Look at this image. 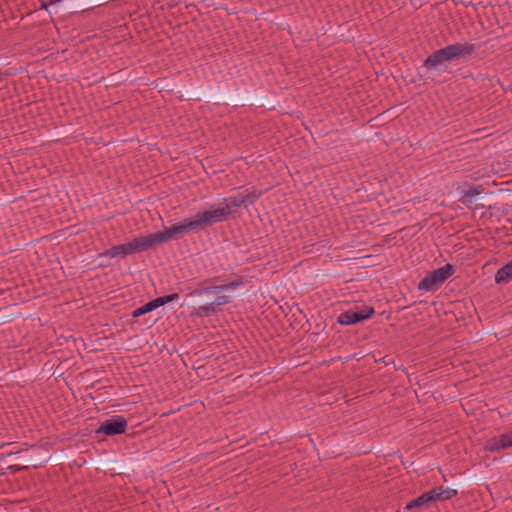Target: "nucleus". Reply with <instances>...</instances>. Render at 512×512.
Instances as JSON below:
<instances>
[{"label": "nucleus", "instance_id": "nucleus-1", "mask_svg": "<svg viewBox=\"0 0 512 512\" xmlns=\"http://www.w3.org/2000/svg\"><path fill=\"white\" fill-rule=\"evenodd\" d=\"M476 51V46L469 42H456L432 52L422 64L427 71L446 72L452 62L469 60Z\"/></svg>", "mask_w": 512, "mask_h": 512}, {"label": "nucleus", "instance_id": "nucleus-2", "mask_svg": "<svg viewBox=\"0 0 512 512\" xmlns=\"http://www.w3.org/2000/svg\"><path fill=\"white\" fill-rule=\"evenodd\" d=\"M219 277L207 278L198 284V286L189 293L190 297H201L205 294H218L224 291L235 290L244 285V278L241 275L232 273L231 281L224 284L215 285Z\"/></svg>", "mask_w": 512, "mask_h": 512}, {"label": "nucleus", "instance_id": "nucleus-3", "mask_svg": "<svg viewBox=\"0 0 512 512\" xmlns=\"http://www.w3.org/2000/svg\"><path fill=\"white\" fill-rule=\"evenodd\" d=\"M231 213L232 211L230 210V206L218 207L212 210L196 213L194 218L191 219L195 232L204 230L215 223L228 220Z\"/></svg>", "mask_w": 512, "mask_h": 512}, {"label": "nucleus", "instance_id": "nucleus-4", "mask_svg": "<svg viewBox=\"0 0 512 512\" xmlns=\"http://www.w3.org/2000/svg\"><path fill=\"white\" fill-rule=\"evenodd\" d=\"M455 272V266L447 263L443 267L429 272L419 283L418 290L436 291Z\"/></svg>", "mask_w": 512, "mask_h": 512}, {"label": "nucleus", "instance_id": "nucleus-5", "mask_svg": "<svg viewBox=\"0 0 512 512\" xmlns=\"http://www.w3.org/2000/svg\"><path fill=\"white\" fill-rule=\"evenodd\" d=\"M374 314L375 310L372 306L363 304L361 307H356L355 310L350 309L342 312L337 317V323L343 326L355 325L372 318Z\"/></svg>", "mask_w": 512, "mask_h": 512}, {"label": "nucleus", "instance_id": "nucleus-6", "mask_svg": "<svg viewBox=\"0 0 512 512\" xmlns=\"http://www.w3.org/2000/svg\"><path fill=\"white\" fill-rule=\"evenodd\" d=\"M128 421L124 416L114 415L104 420L95 430L97 436H116L126 432Z\"/></svg>", "mask_w": 512, "mask_h": 512}, {"label": "nucleus", "instance_id": "nucleus-7", "mask_svg": "<svg viewBox=\"0 0 512 512\" xmlns=\"http://www.w3.org/2000/svg\"><path fill=\"white\" fill-rule=\"evenodd\" d=\"M232 301V297L229 295H218L213 301L199 305L195 308L191 316L200 318L209 317L215 315L221 311V306L229 304Z\"/></svg>", "mask_w": 512, "mask_h": 512}, {"label": "nucleus", "instance_id": "nucleus-8", "mask_svg": "<svg viewBox=\"0 0 512 512\" xmlns=\"http://www.w3.org/2000/svg\"><path fill=\"white\" fill-rule=\"evenodd\" d=\"M512 447V430L498 436L488 439L484 445V450L489 453H499Z\"/></svg>", "mask_w": 512, "mask_h": 512}, {"label": "nucleus", "instance_id": "nucleus-9", "mask_svg": "<svg viewBox=\"0 0 512 512\" xmlns=\"http://www.w3.org/2000/svg\"><path fill=\"white\" fill-rule=\"evenodd\" d=\"M165 229L170 239H179L186 233L195 232L192 220L188 218L171 227H165Z\"/></svg>", "mask_w": 512, "mask_h": 512}, {"label": "nucleus", "instance_id": "nucleus-10", "mask_svg": "<svg viewBox=\"0 0 512 512\" xmlns=\"http://www.w3.org/2000/svg\"><path fill=\"white\" fill-rule=\"evenodd\" d=\"M435 495L432 494V490H429L423 494H421L420 496H418L417 498L411 500L410 502H408L404 509L405 510H409V511H421L423 510L425 507H428L430 503H433L435 502Z\"/></svg>", "mask_w": 512, "mask_h": 512}, {"label": "nucleus", "instance_id": "nucleus-11", "mask_svg": "<svg viewBox=\"0 0 512 512\" xmlns=\"http://www.w3.org/2000/svg\"><path fill=\"white\" fill-rule=\"evenodd\" d=\"M130 243L120 244L116 246H112L110 249L105 250L100 254V257H126L132 253Z\"/></svg>", "mask_w": 512, "mask_h": 512}, {"label": "nucleus", "instance_id": "nucleus-12", "mask_svg": "<svg viewBox=\"0 0 512 512\" xmlns=\"http://www.w3.org/2000/svg\"><path fill=\"white\" fill-rule=\"evenodd\" d=\"M129 243L132 253H139L153 248L149 235L134 238Z\"/></svg>", "mask_w": 512, "mask_h": 512}, {"label": "nucleus", "instance_id": "nucleus-13", "mask_svg": "<svg viewBox=\"0 0 512 512\" xmlns=\"http://www.w3.org/2000/svg\"><path fill=\"white\" fill-rule=\"evenodd\" d=\"M432 494L435 495V501H446L457 496L458 491L452 488H443L442 486L433 488Z\"/></svg>", "mask_w": 512, "mask_h": 512}, {"label": "nucleus", "instance_id": "nucleus-14", "mask_svg": "<svg viewBox=\"0 0 512 512\" xmlns=\"http://www.w3.org/2000/svg\"><path fill=\"white\" fill-rule=\"evenodd\" d=\"M512 279V265L510 262L504 264L495 274L497 284L508 283Z\"/></svg>", "mask_w": 512, "mask_h": 512}, {"label": "nucleus", "instance_id": "nucleus-15", "mask_svg": "<svg viewBox=\"0 0 512 512\" xmlns=\"http://www.w3.org/2000/svg\"><path fill=\"white\" fill-rule=\"evenodd\" d=\"M224 201L229 203H226L225 206H230V210L233 212L232 208H239L242 207L246 210H248V205H245L243 193L240 192L238 195L230 196L229 198H224Z\"/></svg>", "mask_w": 512, "mask_h": 512}, {"label": "nucleus", "instance_id": "nucleus-16", "mask_svg": "<svg viewBox=\"0 0 512 512\" xmlns=\"http://www.w3.org/2000/svg\"><path fill=\"white\" fill-rule=\"evenodd\" d=\"M483 191V187L481 185L478 186H471L466 190H463V196L460 199V201L463 204L468 205L471 202V198L474 196L479 195Z\"/></svg>", "mask_w": 512, "mask_h": 512}, {"label": "nucleus", "instance_id": "nucleus-17", "mask_svg": "<svg viewBox=\"0 0 512 512\" xmlns=\"http://www.w3.org/2000/svg\"><path fill=\"white\" fill-rule=\"evenodd\" d=\"M242 193L245 205L249 206L253 205L264 194V191L253 189L250 192H248V190H244Z\"/></svg>", "mask_w": 512, "mask_h": 512}, {"label": "nucleus", "instance_id": "nucleus-18", "mask_svg": "<svg viewBox=\"0 0 512 512\" xmlns=\"http://www.w3.org/2000/svg\"><path fill=\"white\" fill-rule=\"evenodd\" d=\"M179 299V294L178 293H171V294H168V295H164V296H161V297H157L152 301L155 309L167 304V303H170L172 301H175V300H178Z\"/></svg>", "mask_w": 512, "mask_h": 512}, {"label": "nucleus", "instance_id": "nucleus-19", "mask_svg": "<svg viewBox=\"0 0 512 512\" xmlns=\"http://www.w3.org/2000/svg\"><path fill=\"white\" fill-rule=\"evenodd\" d=\"M152 246H156L162 243L168 242L170 239L166 229L164 228V231H159L154 234H149Z\"/></svg>", "mask_w": 512, "mask_h": 512}, {"label": "nucleus", "instance_id": "nucleus-20", "mask_svg": "<svg viewBox=\"0 0 512 512\" xmlns=\"http://www.w3.org/2000/svg\"><path fill=\"white\" fill-rule=\"evenodd\" d=\"M154 310H155V307H154L152 301H149L146 304H144L143 306L136 308L132 312L131 315H132L133 318H138V317H140L142 315H145L147 313H150V312H152Z\"/></svg>", "mask_w": 512, "mask_h": 512}, {"label": "nucleus", "instance_id": "nucleus-21", "mask_svg": "<svg viewBox=\"0 0 512 512\" xmlns=\"http://www.w3.org/2000/svg\"><path fill=\"white\" fill-rule=\"evenodd\" d=\"M22 469V467L18 466V465H10L8 467V470H10L11 473H15V472H18Z\"/></svg>", "mask_w": 512, "mask_h": 512}, {"label": "nucleus", "instance_id": "nucleus-22", "mask_svg": "<svg viewBox=\"0 0 512 512\" xmlns=\"http://www.w3.org/2000/svg\"><path fill=\"white\" fill-rule=\"evenodd\" d=\"M40 1V8L44 10H48V7L50 4H48L47 0H39Z\"/></svg>", "mask_w": 512, "mask_h": 512}, {"label": "nucleus", "instance_id": "nucleus-23", "mask_svg": "<svg viewBox=\"0 0 512 512\" xmlns=\"http://www.w3.org/2000/svg\"><path fill=\"white\" fill-rule=\"evenodd\" d=\"M380 362H383L386 366L393 363V359H388V356H385L379 360Z\"/></svg>", "mask_w": 512, "mask_h": 512}, {"label": "nucleus", "instance_id": "nucleus-24", "mask_svg": "<svg viewBox=\"0 0 512 512\" xmlns=\"http://www.w3.org/2000/svg\"><path fill=\"white\" fill-rule=\"evenodd\" d=\"M4 457H5V455H4V454H0V461H1ZM6 474H7V473H6V471H4V470H2V469L0 470V476H5Z\"/></svg>", "mask_w": 512, "mask_h": 512}, {"label": "nucleus", "instance_id": "nucleus-25", "mask_svg": "<svg viewBox=\"0 0 512 512\" xmlns=\"http://www.w3.org/2000/svg\"><path fill=\"white\" fill-rule=\"evenodd\" d=\"M8 74L5 73L3 74L1 71H0V82L3 81L5 79V76H7Z\"/></svg>", "mask_w": 512, "mask_h": 512}, {"label": "nucleus", "instance_id": "nucleus-26", "mask_svg": "<svg viewBox=\"0 0 512 512\" xmlns=\"http://www.w3.org/2000/svg\"><path fill=\"white\" fill-rule=\"evenodd\" d=\"M509 262H510V264L512 265V260H511V261H509Z\"/></svg>", "mask_w": 512, "mask_h": 512}]
</instances>
